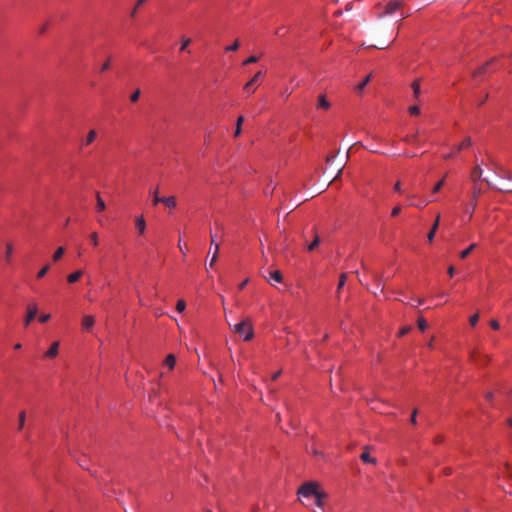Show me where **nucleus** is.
I'll return each instance as SVG.
<instances>
[{
	"label": "nucleus",
	"mask_w": 512,
	"mask_h": 512,
	"mask_svg": "<svg viewBox=\"0 0 512 512\" xmlns=\"http://www.w3.org/2000/svg\"><path fill=\"white\" fill-rule=\"evenodd\" d=\"M214 227L215 232H213L212 230L210 231L211 246H214L215 248V252L211 258V261L209 262L210 268L214 266L215 262L218 259L219 245L216 243V238L218 237L219 234L222 235L224 233V225L220 221L215 220Z\"/></svg>",
	"instance_id": "f257e3e1"
},
{
	"label": "nucleus",
	"mask_w": 512,
	"mask_h": 512,
	"mask_svg": "<svg viewBox=\"0 0 512 512\" xmlns=\"http://www.w3.org/2000/svg\"><path fill=\"white\" fill-rule=\"evenodd\" d=\"M233 331L243 337L245 341L253 338V328L249 320H243L233 326Z\"/></svg>",
	"instance_id": "f03ea898"
},
{
	"label": "nucleus",
	"mask_w": 512,
	"mask_h": 512,
	"mask_svg": "<svg viewBox=\"0 0 512 512\" xmlns=\"http://www.w3.org/2000/svg\"><path fill=\"white\" fill-rule=\"evenodd\" d=\"M318 491L317 484L314 482L304 483L298 490V494L303 497H310Z\"/></svg>",
	"instance_id": "7ed1b4c3"
},
{
	"label": "nucleus",
	"mask_w": 512,
	"mask_h": 512,
	"mask_svg": "<svg viewBox=\"0 0 512 512\" xmlns=\"http://www.w3.org/2000/svg\"><path fill=\"white\" fill-rule=\"evenodd\" d=\"M402 5L403 2L400 0L389 1L385 6L384 11L380 14V17L394 14L402 7Z\"/></svg>",
	"instance_id": "20e7f679"
},
{
	"label": "nucleus",
	"mask_w": 512,
	"mask_h": 512,
	"mask_svg": "<svg viewBox=\"0 0 512 512\" xmlns=\"http://www.w3.org/2000/svg\"><path fill=\"white\" fill-rule=\"evenodd\" d=\"M264 76V73L262 71H258L250 81H248L243 89L244 91L248 94V95H251L252 93H254L257 89L256 87V83L258 82V80Z\"/></svg>",
	"instance_id": "39448f33"
},
{
	"label": "nucleus",
	"mask_w": 512,
	"mask_h": 512,
	"mask_svg": "<svg viewBox=\"0 0 512 512\" xmlns=\"http://www.w3.org/2000/svg\"><path fill=\"white\" fill-rule=\"evenodd\" d=\"M38 313V307L36 303H30L27 306V315L24 320V325L28 327Z\"/></svg>",
	"instance_id": "423d86ee"
},
{
	"label": "nucleus",
	"mask_w": 512,
	"mask_h": 512,
	"mask_svg": "<svg viewBox=\"0 0 512 512\" xmlns=\"http://www.w3.org/2000/svg\"><path fill=\"white\" fill-rule=\"evenodd\" d=\"M135 227L140 236L144 235L146 231V221L142 215L135 218Z\"/></svg>",
	"instance_id": "0eeeda50"
},
{
	"label": "nucleus",
	"mask_w": 512,
	"mask_h": 512,
	"mask_svg": "<svg viewBox=\"0 0 512 512\" xmlns=\"http://www.w3.org/2000/svg\"><path fill=\"white\" fill-rule=\"evenodd\" d=\"M471 358L478 365H484L489 361V357L487 355H481L477 352H472Z\"/></svg>",
	"instance_id": "6e6552de"
},
{
	"label": "nucleus",
	"mask_w": 512,
	"mask_h": 512,
	"mask_svg": "<svg viewBox=\"0 0 512 512\" xmlns=\"http://www.w3.org/2000/svg\"><path fill=\"white\" fill-rule=\"evenodd\" d=\"M95 323V318L91 315H86L82 319V328L86 331L90 330Z\"/></svg>",
	"instance_id": "1a4fd4ad"
},
{
	"label": "nucleus",
	"mask_w": 512,
	"mask_h": 512,
	"mask_svg": "<svg viewBox=\"0 0 512 512\" xmlns=\"http://www.w3.org/2000/svg\"><path fill=\"white\" fill-rule=\"evenodd\" d=\"M439 222H440V215L438 214L435 221H434V224L430 230V232L428 233L427 235V239L429 242H432L434 240V237H435V233L439 227Z\"/></svg>",
	"instance_id": "9d476101"
},
{
	"label": "nucleus",
	"mask_w": 512,
	"mask_h": 512,
	"mask_svg": "<svg viewBox=\"0 0 512 512\" xmlns=\"http://www.w3.org/2000/svg\"><path fill=\"white\" fill-rule=\"evenodd\" d=\"M368 449L369 447L365 448L364 452L360 455V459L365 463L376 464V458L370 456V454L368 453Z\"/></svg>",
	"instance_id": "9b49d317"
},
{
	"label": "nucleus",
	"mask_w": 512,
	"mask_h": 512,
	"mask_svg": "<svg viewBox=\"0 0 512 512\" xmlns=\"http://www.w3.org/2000/svg\"><path fill=\"white\" fill-rule=\"evenodd\" d=\"M161 203L170 209H174L177 206L175 196L164 197Z\"/></svg>",
	"instance_id": "f8f14e48"
},
{
	"label": "nucleus",
	"mask_w": 512,
	"mask_h": 512,
	"mask_svg": "<svg viewBox=\"0 0 512 512\" xmlns=\"http://www.w3.org/2000/svg\"><path fill=\"white\" fill-rule=\"evenodd\" d=\"M83 273L84 272L82 270H77V271L69 274L67 276V282L69 284H73V283L77 282L82 277Z\"/></svg>",
	"instance_id": "ddd939ff"
},
{
	"label": "nucleus",
	"mask_w": 512,
	"mask_h": 512,
	"mask_svg": "<svg viewBox=\"0 0 512 512\" xmlns=\"http://www.w3.org/2000/svg\"><path fill=\"white\" fill-rule=\"evenodd\" d=\"M372 276H373V280H374L375 284L377 285V287H379L381 289V292H383L384 282H385L383 274L373 273Z\"/></svg>",
	"instance_id": "4468645a"
},
{
	"label": "nucleus",
	"mask_w": 512,
	"mask_h": 512,
	"mask_svg": "<svg viewBox=\"0 0 512 512\" xmlns=\"http://www.w3.org/2000/svg\"><path fill=\"white\" fill-rule=\"evenodd\" d=\"M59 342H54L46 352L45 356L48 358H54L58 354Z\"/></svg>",
	"instance_id": "2eb2a0df"
},
{
	"label": "nucleus",
	"mask_w": 512,
	"mask_h": 512,
	"mask_svg": "<svg viewBox=\"0 0 512 512\" xmlns=\"http://www.w3.org/2000/svg\"><path fill=\"white\" fill-rule=\"evenodd\" d=\"M482 173H483L482 168L479 165L475 166L471 172V180L473 182L480 180L482 177Z\"/></svg>",
	"instance_id": "dca6fc26"
},
{
	"label": "nucleus",
	"mask_w": 512,
	"mask_h": 512,
	"mask_svg": "<svg viewBox=\"0 0 512 512\" xmlns=\"http://www.w3.org/2000/svg\"><path fill=\"white\" fill-rule=\"evenodd\" d=\"M317 106H318V108H322V109L328 110L330 108L331 104L326 99L325 95H320L318 97V104H317Z\"/></svg>",
	"instance_id": "f3484780"
},
{
	"label": "nucleus",
	"mask_w": 512,
	"mask_h": 512,
	"mask_svg": "<svg viewBox=\"0 0 512 512\" xmlns=\"http://www.w3.org/2000/svg\"><path fill=\"white\" fill-rule=\"evenodd\" d=\"M470 146H472V139L470 137H466L458 146H455V151L459 152Z\"/></svg>",
	"instance_id": "a211bd4d"
},
{
	"label": "nucleus",
	"mask_w": 512,
	"mask_h": 512,
	"mask_svg": "<svg viewBox=\"0 0 512 512\" xmlns=\"http://www.w3.org/2000/svg\"><path fill=\"white\" fill-rule=\"evenodd\" d=\"M96 137H97V132L95 130H90L86 136V139L83 142V145H85V146L90 145L92 142H94Z\"/></svg>",
	"instance_id": "6ab92c4d"
},
{
	"label": "nucleus",
	"mask_w": 512,
	"mask_h": 512,
	"mask_svg": "<svg viewBox=\"0 0 512 512\" xmlns=\"http://www.w3.org/2000/svg\"><path fill=\"white\" fill-rule=\"evenodd\" d=\"M96 201H97V204H96L97 211L98 212L104 211L106 209V204L103 201V199L101 198L99 193L96 194Z\"/></svg>",
	"instance_id": "aec40b11"
},
{
	"label": "nucleus",
	"mask_w": 512,
	"mask_h": 512,
	"mask_svg": "<svg viewBox=\"0 0 512 512\" xmlns=\"http://www.w3.org/2000/svg\"><path fill=\"white\" fill-rule=\"evenodd\" d=\"M175 363H176V358H175V356H174L173 354H169V355L166 357L165 361H164V364H165L168 368H170V369H173V368H174Z\"/></svg>",
	"instance_id": "412c9836"
},
{
	"label": "nucleus",
	"mask_w": 512,
	"mask_h": 512,
	"mask_svg": "<svg viewBox=\"0 0 512 512\" xmlns=\"http://www.w3.org/2000/svg\"><path fill=\"white\" fill-rule=\"evenodd\" d=\"M64 253H65V248H64V247H59V248L54 252V254H53V256H52L53 261H54V262L59 261V260L63 257Z\"/></svg>",
	"instance_id": "4be33fe9"
},
{
	"label": "nucleus",
	"mask_w": 512,
	"mask_h": 512,
	"mask_svg": "<svg viewBox=\"0 0 512 512\" xmlns=\"http://www.w3.org/2000/svg\"><path fill=\"white\" fill-rule=\"evenodd\" d=\"M150 193H151V195L153 196V205H157V204H159V203H161V202H162V200H163V198H164V197H161V196L159 195V190H158V188H156L154 191H151Z\"/></svg>",
	"instance_id": "5701e85b"
},
{
	"label": "nucleus",
	"mask_w": 512,
	"mask_h": 512,
	"mask_svg": "<svg viewBox=\"0 0 512 512\" xmlns=\"http://www.w3.org/2000/svg\"><path fill=\"white\" fill-rule=\"evenodd\" d=\"M314 496L316 497V502L315 504L318 506V507H322L323 506V502H322V499L325 498L327 495L326 493L324 492H320V491H317L316 494H314Z\"/></svg>",
	"instance_id": "b1692460"
},
{
	"label": "nucleus",
	"mask_w": 512,
	"mask_h": 512,
	"mask_svg": "<svg viewBox=\"0 0 512 512\" xmlns=\"http://www.w3.org/2000/svg\"><path fill=\"white\" fill-rule=\"evenodd\" d=\"M476 244H471L467 249L460 252V258L465 259L476 248Z\"/></svg>",
	"instance_id": "393cba45"
},
{
	"label": "nucleus",
	"mask_w": 512,
	"mask_h": 512,
	"mask_svg": "<svg viewBox=\"0 0 512 512\" xmlns=\"http://www.w3.org/2000/svg\"><path fill=\"white\" fill-rule=\"evenodd\" d=\"M12 254H13V245L11 243H6L5 259L7 262H10Z\"/></svg>",
	"instance_id": "a878e982"
},
{
	"label": "nucleus",
	"mask_w": 512,
	"mask_h": 512,
	"mask_svg": "<svg viewBox=\"0 0 512 512\" xmlns=\"http://www.w3.org/2000/svg\"><path fill=\"white\" fill-rule=\"evenodd\" d=\"M414 93V97L417 99L420 95V82L415 80L411 85Z\"/></svg>",
	"instance_id": "bb28decb"
},
{
	"label": "nucleus",
	"mask_w": 512,
	"mask_h": 512,
	"mask_svg": "<svg viewBox=\"0 0 512 512\" xmlns=\"http://www.w3.org/2000/svg\"><path fill=\"white\" fill-rule=\"evenodd\" d=\"M25 418H26L25 411H21L19 413V419H18V430H22L24 428Z\"/></svg>",
	"instance_id": "cd10ccee"
},
{
	"label": "nucleus",
	"mask_w": 512,
	"mask_h": 512,
	"mask_svg": "<svg viewBox=\"0 0 512 512\" xmlns=\"http://www.w3.org/2000/svg\"><path fill=\"white\" fill-rule=\"evenodd\" d=\"M370 79H371V74L367 75V76L365 77V79H364L361 83H359V84L357 85L356 90H357L358 92H362V90L364 89V87L369 83Z\"/></svg>",
	"instance_id": "c85d7f7f"
},
{
	"label": "nucleus",
	"mask_w": 512,
	"mask_h": 512,
	"mask_svg": "<svg viewBox=\"0 0 512 512\" xmlns=\"http://www.w3.org/2000/svg\"><path fill=\"white\" fill-rule=\"evenodd\" d=\"M319 243H320V238L316 234L314 240L307 246L308 251H310V252L313 251L316 247H318Z\"/></svg>",
	"instance_id": "c756f323"
},
{
	"label": "nucleus",
	"mask_w": 512,
	"mask_h": 512,
	"mask_svg": "<svg viewBox=\"0 0 512 512\" xmlns=\"http://www.w3.org/2000/svg\"><path fill=\"white\" fill-rule=\"evenodd\" d=\"M190 43H191V39L190 38L182 36L181 37L180 51H185Z\"/></svg>",
	"instance_id": "7c9ffc66"
},
{
	"label": "nucleus",
	"mask_w": 512,
	"mask_h": 512,
	"mask_svg": "<svg viewBox=\"0 0 512 512\" xmlns=\"http://www.w3.org/2000/svg\"><path fill=\"white\" fill-rule=\"evenodd\" d=\"M270 278L272 280L276 281V282H279V283L282 282V279H283L281 272L278 271V270L271 272L270 273Z\"/></svg>",
	"instance_id": "2f4dec72"
},
{
	"label": "nucleus",
	"mask_w": 512,
	"mask_h": 512,
	"mask_svg": "<svg viewBox=\"0 0 512 512\" xmlns=\"http://www.w3.org/2000/svg\"><path fill=\"white\" fill-rule=\"evenodd\" d=\"M239 47H240L239 41L235 40L232 45H229V46L225 47V51H227V52L237 51L239 49Z\"/></svg>",
	"instance_id": "473e14b6"
},
{
	"label": "nucleus",
	"mask_w": 512,
	"mask_h": 512,
	"mask_svg": "<svg viewBox=\"0 0 512 512\" xmlns=\"http://www.w3.org/2000/svg\"><path fill=\"white\" fill-rule=\"evenodd\" d=\"M186 308V302L183 300V299H180L177 301V304H176V310L179 312V313H182Z\"/></svg>",
	"instance_id": "72a5a7b5"
},
{
	"label": "nucleus",
	"mask_w": 512,
	"mask_h": 512,
	"mask_svg": "<svg viewBox=\"0 0 512 512\" xmlns=\"http://www.w3.org/2000/svg\"><path fill=\"white\" fill-rule=\"evenodd\" d=\"M418 136H419V131H417L414 135L412 136H407L404 138V141L406 142H414V143H417L419 144V140H418Z\"/></svg>",
	"instance_id": "f704fd0d"
},
{
	"label": "nucleus",
	"mask_w": 512,
	"mask_h": 512,
	"mask_svg": "<svg viewBox=\"0 0 512 512\" xmlns=\"http://www.w3.org/2000/svg\"><path fill=\"white\" fill-rule=\"evenodd\" d=\"M347 279V275L345 273H342L339 278V283L337 287V291L339 292L340 289L345 285Z\"/></svg>",
	"instance_id": "c9c22d12"
},
{
	"label": "nucleus",
	"mask_w": 512,
	"mask_h": 512,
	"mask_svg": "<svg viewBox=\"0 0 512 512\" xmlns=\"http://www.w3.org/2000/svg\"><path fill=\"white\" fill-rule=\"evenodd\" d=\"M147 0H138L135 7L132 9L131 13H130V16L131 17H135L136 13H137V10L138 8L143 5Z\"/></svg>",
	"instance_id": "e433bc0d"
},
{
	"label": "nucleus",
	"mask_w": 512,
	"mask_h": 512,
	"mask_svg": "<svg viewBox=\"0 0 512 512\" xmlns=\"http://www.w3.org/2000/svg\"><path fill=\"white\" fill-rule=\"evenodd\" d=\"M90 241H91V243H92V245H93L94 247L98 246V244H99V239H98V234H97V232H92V233L90 234Z\"/></svg>",
	"instance_id": "4c0bfd02"
},
{
	"label": "nucleus",
	"mask_w": 512,
	"mask_h": 512,
	"mask_svg": "<svg viewBox=\"0 0 512 512\" xmlns=\"http://www.w3.org/2000/svg\"><path fill=\"white\" fill-rule=\"evenodd\" d=\"M445 177L446 175L434 186L432 192L433 193H437L440 191V189L443 187L444 183H445Z\"/></svg>",
	"instance_id": "58836bf2"
},
{
	"label": "nucleus",
	"mask_w": 512,
	"mask_h": 512,
	"mask_svg": "<svg viewBox=\"0 0 512 512\" xmlns=\"http://www.w3.org/2000/svg\"><path fill=\"white\" fill-rule=\"evenodd\" d=\"M49 269H50V265H49V264L45 265V266H44V267H43V268H42V269L37 273V277H38V278H43V277L47 274V272L49 271Z\"/></svg>",
	"instance_id": "ea45409f"
},
{
	"label": "nucleus",
	"mask_w": 512,
	"mask_h": 512,
	"mask_svg": "<svg viewBox=\"0 0 512 512\" xmlns=\"http://www.w3.org/2000/svg\"><path fill=\"white\" fill-rule=\"evenodd\" d=\"M418 327L421 331H424L428 327L427 321L424 318H419Z\"/></svg>",
	"instance_id": "a19ab883"
},
{
	"label": "nucleus",
	"mask_w": 512,
	"mask_h": 512,
	"mask_svg": "<svg viewBox=\"0 0 512 512\" xmlns=\"http://www.w3.org/2000/svg\"><path fill=\"white\" fill-rule=\"evenodd\" d=\"M258 60H259V57H257V56H250L249 58H247V59L243 62V65L253 64V63L258 62Z\"/></svg>",
	"instance_id": "79ce46f5"
},
{
	"label": "nucleus",
	"mask_w": 512,
	"mask_h": 512,
	"mask_svg": "<svg viewBox=\"0 0 512 512\" xmlns=\"http://www.w3.org/2000/svg\"><path fill=\"white\" fill-rule=\"evenodd\" d=\"M111 57H108L107 61L104 62L100 68V72H105L110 68Z\"/></svg>",
	"instance_id": "37998d69"
},
{
	"label": "nucleus",
	"mask_w": 512,
	"mask_h": 512,
	"mask_svg": "<svg viewBox=\"0 0 512 512\" xmlns=\"http://www.w3.org/2000/svg\"><path fill=\"white\" fill-rule=\"evenodd\" d=\"M494 59H492L491 61L487 62L486 64L482 65L476 72H475V75H478V74H482L486 71L488 65L493 62Z\"/></svg>",
	"instance_id": "c03bdc74"
},
{
	"label": "nucleus",
	"mask_w": 512,
	"mask_h": 512,
	"mask_svg": "<svg viewBox=\"0 0 512 512\" xmlns=\"http://www.w3.org/2000/svg\"><path fill=\"white\" fill-rule=\"evenodd\" d=\"M478 320H479V313H475L469 319L470 325L475 326L477 324Z\"/></svg>",
	"instance_id": "a18cd8bd"
},
{
	"label": "nucleus",
	"mask_w": 512,
	"mask_h": 512,
	"mask_svg": "<svg viewBox=\"0 0 512 512\" xmlns=\"http://www.w3.org/2000/svg\"><path fill=\"white\" fill-rule=\"evenodd\" d=\"M140 93H141V92H140V90H139V89H137L134 93H132V94H131V96H130V100H131L132 102H136V101H138V99H139V97H140Z\"/></svg>",
	"instance_id": "49530a36"
},
{
	"label": "nucleus",
	"mask_w": 512,
	"mask_h": 512,
	"mask_svg": "<svg viewBox=\"0 0 512 512\" xmlns=\"http://www.w3.org/2000/svg\"><path fill=\"white\" fill-rule=\"evenodd\" d=\"M409 113L412 115H418L420 113V108L417 105H413L409 108Z\"/></svg>",
	"instance_id": "de8ad7c7"
},
{
	"label": "nucleus",
	"mask_w": 512,
	"mask_h": 512,
	"mask_svg": "<svg viewBox=\"0 0 512 512\" xmlns=\"http://www.w3.org/2000/svg\"><path fill=\"white\" fill-rule=\"evenodd\" d=\"M411 331V327L410 326H405L403 327L402 329H400L399 331V336L402 337L404 335H406L407 333H409Z\"/></svg>",
	"instance_id": "09e8293b"
},
{
	"label": "nucleus",
	"mask_w": 512,
	"mask_h": 512,
	"mask_svg": "<svg viewBox=\"0 0 512 512\" xmlns=\"http://www.w3.org/2000/svg\"><path fill=\"white\" fill-rule=\"evenodd\" d=\"M417 412H418L417 409H414L412 412L411 418H410V422L414 425L417 423V419H416Z\"/></svg>",
	"instance_id": "8fccbe9b"
},
{
	"label": "nucleus",
	"mask_w": 512,
	"mask_h": 512,
	"mask_svg": "<svg viewBox=\"0 0 512 512\" xmlns=\"http://www.w3.org/2000/svg\"><path fill=\"white\" fill-rule=\"evenodd\" d=\"M50 317H51L50 314H43L39 317V321L41 323H45L50 319Z\"/></svg>",
	"instance_id": "3c124183"
},
{
	"label": "nucleus",
	"mask_w": 512,
	"mask_h": 512,
	"mask_svg": "<svg viewBox=\"0 0 512 512\" xmlns=\"http://www.w3.org/2000/svg\"><path fill=\"white\" fill-rule=\"evenodd\" d=\"M401 212V207L400 206H396L393 208L392 212H391V215L393 217H396L397 215H399V213Z\"/></svg>",
	"instance_id": "603ef678"
},
{
	"label": "nucleus",
	"mask_w": 512,
	"mask_h": 512,
	"mask_svg": "<svg viewBox=\"0 0 512 512\" xmlns=\"http://www.w3.org/2000/svg\"><path fill=\"white\" fill-rule=\"evenodd\" d=\"M284 30H285V28H284V27H280V28H278V29L275 31V34H276L277 36H284V35H285V33H286Z\"/></svg>",
	"instance_id": "864d4df0"
},
{
	"label": "nucleus",
	"mask_w": 512,
	"mask_h": 512,
	"mask_svg": "<svg viewBox=\"0 0 512 512\" xmlns=\"http://www.w3.org/2000/svg\"><path fill=\"white\" fill-rule=\"evenodd\" d=\"M490 326L493 328V329H499L500 325H499V322L496 321V320H491L490 321Z\"/></svg>",
	"instance_id": "5fc2aeb1"
},
{
	"label": "nucleus",
	"mask_w": 512,
	"mask_h": 512,
	"mask_svg": "<svg viewBox=\"0 0 512 512\" xmlns=\"http://www.w3.org/2000/svg\"><path fill=\"white\" fill-rule=\"evenodd\" d=\"M241 131H242V127L241 126H236L235 127L234 136L238 137L241 134Z\"/></svg>",
	"instance_id": "6e6d98bb"
},
{
	"label": "nucleus",
	"mask_w": 512,
	"mask_h": 512,
	"mask_svg": "<svg viewBox=\"0 0 512 512\" xmlns=\"http://www.w3.org/2000/svg\"><path fill=\"white\" fill-rule=\"evenodd\" d=\"M248 282H249V279H245L244 281H242V282L239 284L238 288H239L240 290L244 289V288H245V286L248 284Z\"/></svg>",
	"instance_id": "4d7b16f0"
},
{
	"label": "nucleus",
	"mask_w": 512,
	"mask_h": 512,
	"mask_svg": "<svg viewBox=\"0 0 512 512\" xmlns=\"http://www.w3.org/2000/svg\"><path fill=\"white\" fill-rule=\"evenodd\" d=\"M447 272L449 276L452 277L455 274V268L453 266H449Z\"/></svg>",
	"instance_id": "13d9d810"
},
{
	"label": "nucleus",
	"mask_w": 512,
	"mask_h": 512,
	"mask_svg": "<svg viewBox=\"0 0 512 512\" xmlns=\"http://www.w3.org/2000/svg\"><path fill=\"white\" fill-rule=\"evenodd\" d=\"M243 122H244V117L243 116H239L237 118V121H236V126H241L242 127Z\"/></svg>",
	"instance_id": "bf43d9fd"
},
{
	"label": "nucleus",
	"mask_w": 512,
	"mask_h": 512,
	"mask_svg": "<svg viewBox=\"0 0 512 512\" xmlns=\"http://www.w3.org/2000/svg\"><path fill=\"white\" fill-rule=\"evenodd\" d=\"M394 190L396 192H401V183H400V181L396 182V184L394 185Z\"/></svg>",
	"instance_id": "052dcab7"
},
{
	"label": "nucleus",
	"mask_w": 512,
	"mask_h": 512,
	"mask_svg": "<svg viewBox=\"0 0 512 512\" xmlns=\"http://www.w3.org/2000/svg\"><path fill=\"white\" fill-rule=\"evenodd\" d=\"M480 194H481V189H480V188L475 187V189H474V193H473L474 198H477Z\"/></svg>",
	"instance_id": "680f3d73"
},
{
	"label": "nucleus",
	"mask_w": 512,
	"mask_h": 512,
	"mask_svg": "<svg viewBox=\"0 0 512 512\" xmlns=\"http://www.w3.org/2000/svg\"><path fill=\"white\" fill-rule=\"evenodd\" d=\"M453 157H454V153H453V152H451V153H447V154H445V155L443 156V158H444L445 160L451 159V158H453Z\"/></svg>",
	"instance_id": "e2e57ef3"
},
{
	"label": "nucleus",
	"mask_w": 512,
	"mask_h": 512,
	"mask_svg": "<svg viewBox=\"0 0 512 512\" xmlns=\"http://www.w3.org/2000/svg\"><path fill=\"white\" fill-rule=\"evenodd\" d=\"M343 167H344V165H343L342 167H340V168H339V170H338V172H337L336 176L334 177V180L338 179V178L341 176L342 171H343Z\"/></svg>",
	"instance_id": "0e129e2a"
},
{
	"label": "nucleus",
	"mask_w": 512,
	"mask_h": 512,
	"mask_svg": "<svg viewBox=\"0 0 512 512\" xmlns=\"http://www.w3.org/2000/svg\"><path fill=\"white\" fill-rule=\"evenodd\" d=\"M486 399L488 401H491L493 399V393L492 392H487L486 395H485Z\"/></svg>",
	"instance_id": "69168bd1"
},
{
	"label": "nucleus",
	"mask_w": 512,
	"mask_h": 512,
	"mask_svg": "<svg viewBox=\"0 0 512 512\" xmlns=\"http://www.w3.org/2000/svg\"><path fill=\"white\" fill-rule=\"evenodd\" d=\"M488 98V94L485 95L484 98H480V101L478 102V105L481 106L484 104V102L487 100Z\"/></svg>",
	"instance_id": "338daca9"
},
{
	"label": "nucleus",
	"mask_w": 512,
	"mask_h": 512,
	"mask_svg": "<svg viewBox=\"0 0 512 512\" xmlns=\"http://www.w3.org/2000/svg\"><path fill=\"white\" fill-rule=\"evenodd\" d=\"M46 30H47V25H46V24H44V25H43V26H41V28L39 29V32H40L41 34H43V33H45V32H46Z\"/></svg>",
	"instance_id": "774afa93"
}]
</instances>
